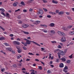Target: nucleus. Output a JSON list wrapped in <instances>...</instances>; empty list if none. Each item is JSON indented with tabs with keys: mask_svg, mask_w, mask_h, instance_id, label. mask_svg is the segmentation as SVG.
Instances as JSON below:
<instances>
[{
	"mask_svg": "<svg viewBox=\"0 0 74 74\" xmlns=\"http://www.w3.org/2000/svg\"><path fill=\"white\" fill-rule=\"evenodd\" d=\"M1 14H2L3 15H4V16H5V14H4V13L3 12H2L1 13Z\"/></svg>",
	"mask_w": 74,
	"mask_h": 74,
	"instance_id": "72a5a7b5",
	"label": "nucleus"
},
{
	"mask_svg": "<svg viewBox=\"0 0 74 74\" xmlns=\"http://www.w3.org/2000/svg\"><path fill=\"white\" fill-rule=\"evenodd\" d=\"M23 11L24 12H27V10H23Z\"/></svg>",
	"mask_w": 74,
	"mask_h": 74,
	"instance_id": "e2e57ef3",
	"label": "nucleus"
},
{
	"mask_svg": "<svg viewBox=\"0 0 74 74\" xmlns=\"http://www.w3.org/2000/svg\"><path fill=\"white\" fill-rule=\"evenodd\" d=\"M48 33H51L49 34V35L50 36H52V34H53V35H54V34H55L56 33L55 31H54V30H49L48 31Z\"/></svg>",
	"mask_w": 74,
	"mask_h": 74,
	"instance_id": "7ed1b4c3",
	"label": "nucleus"
},
{
	"mask_svg": "<svg viewBox=\"0 0 74 74\" xmlns=\"http://www.w3.org/2000/svg\"><path fill=\"white\" fill-rule=\"evenodd\" d=\"M69 58L71 59V58H73V56H72V54L70 56H69Z\"/></svg>",
	"mask_w": 74,
	"mask_h": 74,
	"instance_id": "13d9d810",
	"label": "nucleus"
},
{
	"mask_svg": "<svg viewBox=\"0 0 74 74\" xmlns=\"http://www.w3.org/2000/svg\"><path fill=\"white\" fill-rule=\"evenodd\" d=\"M4 70H5V69H4V68L1 69V71L2 72L4 71Z\"/></svg>",
	"mask_w": 74,
	"mask_h": 74,
	"instance_id": "864d4df0",
	"label": "nucleus"
},
{
	"mask_svg": "<svg viewBox=\"0 0 74 74\" xmlns=\"http://www.w3.org/2000/svg\"><path fill=\"white\" fill-rule=\"evenodd\" d=\"M52 2L53 3H54V4H58V1H55L54 0H53L52 1Z\"/></svg>",
	"mask_w": 74,
	"mask_h": 74,
	"instance_id": "dca6fc26",
	"label": "nucleus"
},
{
	"mask_svg": "<svg viewBox=\"0 0 74 74\" xmlns=\"http://www.w3.org/2000/svg\"><path fill=\"white\" fill-rule=\"evenodd\" d=\"M49 25L51 27H53V26H55V24L52 23L50 24Z\"/></svg>",
	"mask_w": 74,
	"mask_h": 74,
	"instance_id": "ddd939ff",
	"label": "nucleus"
},
{
	"mask_svg": "<svg viewBox=\"0 0 74 74\" xmlns=\"http://www.w3.org/2000/svg\"><path fill=\"white\" fill-rule=\"evenodd\" d=\"M42 16H39V18H42Z\"/></svg>",
	"mask_w": 74,
	"mask_h": 74,
	"instance_id": "774afa93",
	"label": "nucleus"
},
{
	"mask_svg": "<svg viewBox=\"0 0 74 74\" xmlns=\"http://www.w3.org/2000/svg\"><path fill=\"white\" fill-rule=\"evenodd\" d=\"M22 71H23V70H26V69L25 68H23L22 69Z\"/></svg>",
	"mask_w": 74,
	"mask_h": 74,
	"instance_id": "680f3d73",
	"label": "nucleus"
},
{
	"mask_svg": "<svg viewBox=\"0 0 74 74\" xmlns=\"http://www.w3.org/2000/svg\"><path fill=\"white\" fill-rule=\"evenodd\" d=\"M61 41L62 42H64L66 41V38L65 37L63 36L61 38Z\"/></svg>",
	"mask_w": 74,
	"mask_h": 74,
	"instance_id": "20e7f679",
	"label": "nucleus"
},
{
	"mask_svg": "<svg viewBox=\"0 0 74 74\" xmlns=\"http://www.w3.org/2000/svg\"><path fill=\"white\" fill-rule=\"evenodd\" d=\"M27 43H26H26H24V46H25V47H26V46H27Z\"/></svg>",
	"mask_w": 74,
	"mask_h": 74,
	"instance_id": "c03bdc74",
	"label": "nucleus"
},
{
	"mask_svg": "<svg viewBox=\"0 0 74 74\" xmlns=\"http://www.w3.org/2000/svg\"><path fill=\"white\" fill-rule=\"evenodd\" d=\"M22 27L23 28H27L28 27H29V25L27 24H23L22 25Z\"/></svg>",
	"mask_w": 74,
	"mask_h": 74,
	"instance_id": "423d86ee",
	"label": "nucleus"
},
{
	"mask_svg": "<svg viewBox=\"0 0 74 74\" xmlns=\"http://www.w3.org/2000/svg\"><path fill=\"white\" fill-rule=\"evenodd\" d=\"M6 49L7 50V51H10V52H11V51H12V48L10 47L6 48Z\"/></svg>",
	"mask_w": 74,
	"mask_h": 74,
	"instance_id": "9d476101",
	"label": "nucleus"
},
{
	"mask_svg": "<svg viewBox=\"0 0 74 74\" xmlns=\"http://www.w3.org/2000/svg\"><path fill=\"white\" fill-rule=\"evenodd\" d=\"M49 13L52 15H55V14H56L55 12H49Z\"/></svg>",
	"mask_w": 74,
	"mask_h": 74,
	"instance_id": "b1692460",
	"label": "nucleus"
},
{
	"mask_svg": "<svg viewBox=\"0 0 74 74\" xmlns=\"http://www.w3.org/2000/svg\"><path fill=\"white\" fill-rule=\"evenodd\" d=\"M59 67L61 68H63L64 67V64L63 63H60V64Z\"/></svg>",
	"mask_w": 74,
	"mask_h": 74,
	"instance_id": "6e6552de",
	"label": "nucleus"
},
{
	"mask_svg": "<svg viewBox=\"0 0 74 74\" xmlns=\"http://www.w3.org/2000/svg\"><path fill=\"white\" fill-rule=\"evenodd\" d=\"M0 27L1 29H2L3 31H4V30H5V29H4V28L1 27V26H0Z\"/></svg>",
	"mask_w": 74,
	"mask_h": 74,
	"instance_id": "c756f323",
	"label": "nucleus"
},
{
	"mask_svg": "<svg viewBox=\"0 0 74 74\" xmlns=\"http://www.w3.org/2000/svg\"><path fill=\"white\" fill-rule=\"evenodd\" d=\"M23 48L24 50H26L27 49V48H26V47H23Z\"/></svg>",
	"mask_w": 74,
	"mask_h": 74,
	"instance_id": "58836bf2",
	"label": "nucleus"
},
{
	"mask_svg": "<svg viewBox=\"0 0 74 74\" xmlns=\"http://www.w3.org/2000/svg\"><path fill=\"white\" fill-rule=\"evenodd\" d=\"M59 10H56V13H58V14H59Z\"/></svg>",
	"mask_w": 74,
	"mask_h": 74,
	"instance_id": "de8ad7c7",
	"label": "nucleus"
},
{
	"mask_svg": "<svg viewBox=\"0 0 74 74\" xmlns=\"http://www.w3.org/2000/svg\"><path fill=\"white\" fill-rule=\"evenodd\" d=\"M5 16L8 17V19H9V18H10V14H9L7 13L6 14Z\"/></svg>",
	"mask_w": 74,
	"mask_h": 74,
	"instance_id": "a211bd4d",
	"label": "nucleus"
},
{
	"mask_svg": "<svg viewBox=\"0 0 74 74\" xmlns=\"http://www.w3.org/2000/svg\"><path fill=\"white\" fill-rule=\"evenodd\" d=\"M44 3H47V1L46 0H42Z\"/></svg>",
	"mask_w": 74,
	"mask_h": 74,
	"instance_id": "a18cd8bd",
	"label": "nucleus"
},
{
	"mask_svg": "<svg viewBox=\"0 0 74 74\" xmlns=\"http://www.w3.org/2000/svg\"><path fill=\"white\" fill-rule=\"evenodd\" d=\"M58 56L59 58H60L61 57L60 55L64 56L65 55V53L63 52V51H60L58 53Z\"/></svg>",
	"mask_w": 74,
	"mask_h": 74,
	"instance_id": "f03ea898",
	"label": "nucleus"
},
{
	"mask_svg": "<svg viewBox=\"0 0 74 74\" xmlns=\"http://www.w3.org/2000/svg\"><path fill=\"white\" fill-rule=\"evenodd\" d=\"M47 18H51V16L49 15H47Z\"/></svg>",
	"mask_w": 74,
	"mask_h": 74,
	"instance_id": "a19ab883",
	"label": "nucleus"
},
{
	"mask_svg": "<svg viewBox=\"0 0 74 74\" xmlns=\"http://www.w3.org/2000/svg\"><path fill=\"white\" fill-rule=\"evenodd\" d=\"M63 14H64V12L63 11H60L59 13H58V15H63Z\"/></svg>",
	"mask_w": 74,
	"mask_h": 74,
	"instance_id": "f8f14e48",
	"label": "nucleus"
},
{
	"mask_svg": "<svg viewBox=\"0 0 74 74\" xmlns=\"http://www.w3.org/2000/svg\"><path fill=\"white\" fill-rule=\"evenodd\" d=\"M22 32H23L25 34H29V32L24 31H22Z\"/></svg>",
	"mask_w": 74,
	"mask_h": 74,
	"instance_id": "f3484780",
	"label": "nucleus"
},
{
	"mask_svg": "<svg viewBox=\"0 0 74 74\" xmlns=\"http://www.w3.org/2000/svg\"><path fill=\"white\" fill-rule=\"evenodd\" d=\"M62 29L64 30V31H68V30L69 29H68V28H62Z\"/></svg>",
	"mask_w": 74,
	"mask_h": 74,
	"instance_id": "2eb2a0df",
	"label": "nucleus"
},
{
	"mask_svg": "<svg viewBox=\"0 0 74 74\" xmlns=\"http://www.w3.org/2000/svg\"><path fill=\"white\" fill-rule=\"evenodd\" d=\"M24 40L26 41V44H27V45H30V44H31V42H33V43H34V44H36V45H37V46H39V47H40L41 46V45H40V44L37 43L34 41H31L26 38L24 39Z\"/></svg>",
	"mask_w": 74,
	"mask_h": 74,
	"instance_id": "f257e3e1",
	"label": "nucleus"
},
{
	"mask_svg": "<svg viewBox=\"0 0 74 74\" xmlns=\"http://www.w3.org/2000/svg\"><path fill=\"white\" fill-rule=\"evenodd\" d=\"M43 9L45 12H47L48 11V10L46 8H43Z\"/></svg>",
	"mask_w": 74,
	"mask_h": 74,
	"instance_id": "a878e982",
	"label": "nucleus"
},
{
	"mask_svg": "<svg viewBox=\"0 0 74 74\" xmlns=\"http://www.w3.org/2000/svg\"><path fill=\"white\" fill-rule=\"evenodd\" d=\"M56 62H57V63H59V59L58 58V59H56Z\"/></svg>",
	"mask_w": 74,
	"mask_h": 74,
	"instance_id": "e433bc0d",
	"label": "nucleus"
},
{
	"mask_svg": "<svg viewBox=\"0 0 74 74\" xmlns=\"http://www.w3.org/2000/svg\"><path fill=\"white\" fill-rule=\"evenodd\" d=\"M1 53H3V54H5V53L3 52V51H1Z\"/></svg>",
	"mask_w": 74,
	"mask_h": 74,
	"instance_id": "09e8293b",
	"label": "nucleus"
},
{
	"mask_svg": "<svg viewBox=\"0 0 74 74\" xmlns=\"http://www.w3.org/2000/svg\"><path fill=\"white\" fill-rule=\"evenodd\" d=\"M67 49H65V50L64 51V53H65H65H66V52H67Z\"/></svg>",
	"mask_w": 74,
	"mask_h": 74,
	"instance_id": "bf43d9fd",
	"label": "nucleus"
},
{
	"mask_svg": "<svg viewBox=\"0 0 74 74\" xmlns=\"http://www.w3.org/2000/svg\"><path fill=\"white\" fill-rule=\"evenodd\" d=\"M49 59H51V56H52V54L51 53H49Z\"/></svg>",
	"mask_w": 74,
	"mask_h": 74,
	"instance_id": "7c9ffc66",
	"label": "nucleus"
},
{
	"mask_svg": "<svg viewBox=\"0 0 74 74\" xmlns=\"http://www.w3.org/2000/svg\"><path fill=\"white\" fill-rule=\"evenodd\" d=\"M60 36H65V34L63 32H61V34H60Z\"/></svg>",
	"mask_w": 74,
	"mask_h": 74,
	"instance_id": "412c9836",
	"label": "nucleus"
},
{
	"mask_svg": "<svg viewBox=\"0 0 74 74\" xmlns=\"http://www.w3.org/2000/svg\"><path fill=\"white\" fill-rule=\"evenodd\" d=\"M58 34H59V35H60V34L61 33V32L60 31H58Z\"/></svg>",
	"mask_w": 74,
	"mask_h": 74,
	"instance_id": "8fccbe9b",
	"label": "nucleus"
},
{
	"mask_svg": "<svg viewBox=\"0 0 74 74\" xmlns=\"http://www.w3.org/2000/svg\"><path fill=\"white\" fill-rule=\"evenodd\" d=\"M29 11H33V9L32 8H30L29 10Z\"/></svg>",
	"mask_w": 74,
	"mask_h": 74,
	"instance_id": "69168bd1",
	"label": "nucleus"
},
{
	"mask_svg": "<svg viewBox=\"0 0 74 74\" xmlns=\"http://www.w3.org/2000/svg\"><path fill=\"white\" fill-rule=\"evenodd\" d=\"M13 67H16V65L15 64H14L13 65H12Z\"/></svg>",
	"mask_w": 74,
	"mask_h": 74,
	"instance_id": "79ce46f5",
	"label": "nucleus"
},
{
	"mask_svg": "<svg viewBox=\"0 0 74 74\" xmlns=\"http://www.w3.org/2000/svg\"><path fill=\"white\" fill-rule=\"evenodd\" d=\"M51 42L52 43H53V44H54L55 43H56V42L55 41H53Z\"/></svg>",
	"mask_w": 74,
	"mask_h": 74,
	"instance_id": "603ef678",
	"label": "nucleus"
},
{
	"mask_svg": "<svg viewBox=\"0 0 74 74\" xmlns=\"http://www.w3.org/2000/svg\"><path fill=\"white\" fill-rule=\"evenodd\" d=\"M31 74H36V73H34V72H32L31 73Z\"/></svg>",
	"mask_w": 74,
	"mask_h": 74,
	"instance_id": "338daca9",
	"label": "nucleus"
},
{
	"mask_svg": "<svg viewBox=\"0 0 74 74\" xmlns=\"http://www.w3.org/2000/svg\"><path fill=\"white\" fill-rule=\"evenodd\" d=\"M39 12H40V15H42V14H44V11H43V10H42V9H39Z\"/></svg>",
	"mask_w": 74,
	"mask_h": 74,
	"instance_id": "39448f33",
	"label": "nucleus"
},
{
	"mask_svg": "<svg viewBox=\"0 0 74 74\" xmlns=\"http://www.w3.org/2000/svg\"><path fill=\"white\" fill-rule=\"evenodd\" d=\"M20 11V9H18L17 10H16L15 11V12H18V11Z\"/></svg>",
	"mask_w": 74,
	"mask_h": 74,
	"instance_id": "c9c22d12",
	"label": "nucleus"
},
{
	"mask_svg": "<svg viewBox=\"0 0 74 74\" xmlns=\"http://www.w3.org/2000/svg\"><path fill=\"white\" fill-rule=\"evenodd\" d=\"M21 4L23 5H25V3L23 1H21Z\"/></svg>",
	"mask_w": 74,
	"mask_h": 74,
	"instance_id": "5701e85b",
	"label": "nucleus"
},
{
	"mask_svg": "<svg viewBox=\"0 0 74 74\" xmlns=\"http://www.w3.org/2000/svg\"><path fill=\"white\" fill-rule=\"evenodd\" d=\"M47 73H49V74H50L52 73V72L51 71L49 70L47 72Z\"/></svg>",
	"mask_w": 74,
	"mask_h": 74,
	"instance_id": "cd10ccee",
	"label": "nucleus"
},
{
	"mask_svg": "<svg viewBox=\"0 0 74 74\" xmlns=\"http://www.w3.org/2000/svg\"><path fill=\"white\" fill-rule=\"evenodd\" d=\"M4 44H5V45L6 46H8L9 45L7 43H4Z\"/></svg>",
	"mask_w": 74,
	"mask_h": 74,
	"instance_id": "c85d7f7f",
	"label": "nucleus"
},
{
	"mask_svg": "<svg viewBox=\"0 0 74 74\" xmlns=\"http://www.w3.org/2000/svg\"><path fill=\"white\" fill-rule=\"evenodd\" d=\"M36 22L37 23H39L40 22V21H36Z\"/></svg>",
	"mask_w": 74,
	"mask_h": 74,
	"instance_id": "0e129e2a",
	"label": "nucleus"
},
{
	"mask_svg": "<svg viewBox=\"0 0 74 74\" xmlns=\"http://www.w3.org/2000/svg\"><path fill=\"white\" fill-rule=\"evenodd\" d=\"M70 33L71 34L73 35L74 34V32H71Z\"/></svg>",
	"mask_w": 74,
	"mask_h": 74,
	"instance_id": "3c124183",
	"label": "nucleus"
},
{
	"mask_svg": "<svg viewBox=\"0 0 74 74\" xmlns=\"http://www.w3.org/2000/svg\"><path fill=\"white\" fill-rule=\"evenodd\" d=\"M18 23H20V24H21L22 23V21H18Z\"/></svg>",
	"mask_w": 74,
	"mask_h": 74,
	"instance_id": "052dcab7",
	"label": "nucleus"
},
{
	"mask_svg": "<svg viewBox=\"0 0 74 74\" xmlns=\"http://www.w3.org/2000/svg\"><path fill=\"white\" fill-rule=\"evenodd\" d=\"M59 51V49H57L56 50H54V52L55 53H57Z\"/></svg>",
	"mask_w": 74,
	"mask_h": 74,
	"instance_id": "6ab92c4d",
	"label": "nucleus"
},
{
	"mask_svg": "<svg viewBox=\"0 0 74 74\" xmlns=\"http://www.w3.org/2000/svg\"><path fill=\"white\" fill-rule=\"evenodd\" d=\"M4 39V37H2L0 38V40L2 41V40H3Z\"/></svg>",
	"mask_w": 74,
	"mask_h": 74,
	"instance_id": "4be33fe9",
	"label": "nucleus"
},
{
	"mask_svg": "<svg viewBox=\"0 0 74 74\" xmlns=\"http://www.w3.org/2000/svg\"><path fill=\"white\" fill-rule=\"evenodd\" d=\"M38 68L40 70H42V66H39Z\"/></svg>",
	"mask_w": 74,
	"mask_h": 74,
	"instance_id": "ea45409f",
	"label": "nucleus"
},
{
	"mask_svg": "<svg viewBox=\"0 0 74 74\" xmlns=\"http://www.w3.org/2000/svg\"><path fill=\"white\" fill-rule=\"evenodd\" d=\"M58 48H62V47L60 45H58Z\"/></svg>",
	"mask_w": 74,
	"mask_h": 74,
	"instance_id": "49530a36",
	"label": "nucleus"
},
{
	"mask_svg": "<svg viewBox=\"0 0 74 74\" xmlns=\"http://www.w3.org/2000/svg\"><path fill=\"white\" fill-rule=\"evenodd\" d=\"M42 30L44 32V33H47L48 32V31L47 29H42Z\"/></svg>",
	"mask_w": 74,
	"mask_h": 74,
	"instance_id": "4468645a",
	"label": "nucleus"
},
{
	"mask_svg": "<svg viewBox=\"0 0 74 74\" xmlns=\"http://www.w3.org/2000/svg\"><path fill=\"white\" fill-rule=\"evenodd\" d=\"M68 69V67L67 66H65L64 68V70H67Z\"/></svg>",
	"mask_w": 74,
	"mask_h": 74,
	"instance_id": "473e14b6",
	"label": "nucleus"
},
{
	"mask_svg": "<svg viewBox=\"0 0 74 74\" xmlns=\"http://www.w3.org/2000/svg\"><path fill=\"white\" fill-rule=\"evenodd\" d=\"M18 4V2H16L13 4V5L14 7H16V6H17V4Z\"/></svg>",
	"mask_w": 74,
	"mask_h": 74,
	"instance_id": "1a4fd4ad",
	"label": "nucleus"
},
{
	"mask_svg": "<svg viewBox=\"0 0 74 74\" xmlns=\"http://www.w3.org/2000/svg\"><path fill=\"white\" fill-rule=\"evenodd\" d=\"M63 71H64V73H67V72H68V71L66 70V69H63Z\"/></svg>",
	"mask_w": 74,
	"mask_h": 74,
	"instance_id": "bb28decb",
	"label": "nucleus"
},
{
	"mask_svg": "<svg viewBox=\"0 0 74 74\" xmlns=\"http://www.w3.org/2000/svg\"><path fill=\"white\" fill-rule=\"evenodd\" d=\"M17 58L18 59H20V57H19V56H17Z\"/></svg>",
	"mask_w": 74,
	"mask_h": 74,
	"instance_id": "6e6d98bb",
	"label": "nucleus"
},
{
	"mask_svg": "<svg viewBox=\"0 0 74 74\" xmlns=\"http://www.w3.org/2000/svg\"><path fill=\"white\" fill-rule=\"evenodd\" d=\"M0 10L2 12H4V11H5V10H4V9H2L1 8V9H0Z\"/></svg>",
	"mask_w": 74,
	"mask_h": 74,
	"instance_id": "393cba45",
	"label": "nucleus"
},
{
	"mask_svg": "<svg viewBox=\"0 0 74 74\" xmlns=\"http://www.w3.org/2000/svg\"><path fill=\"white\" fill-rule=\"evenodd\" d=\"M17 18H18V19H21V16H17Z\"/></svg>",
	"mask_w": 74,
	"mask_h": 74,
	"instance_id": "5fc2aeb1",
	"label": "nucleus"
},
{
	"mask_svg": "<svg viewBox=\"0 0 74 74\" xmlns=\"http://www.w3.org/2000/svg\"><path fill=\"white\" fill-rule=\"evenodd\" d=\"M43 27H44L45 28H46V27H47V25H44Z\"/></svg>",
	"mask_w": 74,
	"mask_h": 74,
	"instance_id": "4c0bfd02",
	"label": "nucleus"
},
{
	"mask_svg": "<svg viewBox=\"0 0 74 74\" xmlns=\"http://www.w3.org/2000/svg\"><path fill=\"white\" fill-rule=\"evenodd\" d=\"M29 55H34V54L31 53H28Z\"/></svg>",
	"mask_w": 74,
	"mask_h": 74,
	"instance_id": "37998d69",
	"label": "nucleus"
},
{
	"mask_svg": "<svg viewBox=\"0 0 74 74\" xmlns=\"http://www.w3.org/2000/svg\"><path fill=\"white\" fill-rule=\"evenodd\" d=\"M72 27H73L72 26L70 25L69 26H68L67 27V28H69V29H70V28H71Z\"/></svg>",
	"mask_w": 74,
	"mask_h": 74,
	"instance_id": "2f4dec72",
	"label": "nucleus"
},
{
	"mask_svg": "<svg viewBox=\"0 0 74 74\" xmlns=\"http://www.w3.org/2000/svg\"><path fill=\"white\" fill-rule=\"evenodd\" d=\"M67 63H70V60H68L66 61Z\"/></svg>",
	"mask_w": 74,
	"mask_h": 74,
	"instance_id": "f704fd0d",
	"label": "nucleus"
},
{
	"mask_svg": "<svg viewBox=\"0 0 74 74\" xmlns=\"http://www.w3.org/2000/svg\"><path fill=\"white\" fill-rule=\"evenodd\" d=\"M14 44L16 45H20V43L19 42H17L16 41H14L13 42Z\"/></svg>",
	"mask_w": 74,
	"mask_h": 74,
	"instance_id": "0eeeda50",
	"label": "nucleus"
},
{
	"mask_svg": "<svg viewBox=\"0 0 74 74\" xmlns=\"http://www.w3.org/2000/svg\"><path fill=\"white\" fill-rule=\"evenodd\" d=\"M22 50L21 49H18V52L19 53H21V52H22Z\"/></svg>",
	"mask_w": 74,
	"mask_h": 74,
	"instance_id": "aec40b11",
	"label": "nucleus"
},
{
	"mask_svg": "<svg viewBox=\"0 0 74 74\" xmlns=\"http://www.w3.org/2000/svg\"><path fill=\"white\" fill-rule=\"evenodd\" d=\"M67 18L69 19L70 20H71V17L68 16Z\"/></svg>",
	"mask_w": 74,
	"mask_h": 74,
	"instance_id": "4d7b16f0",
	"label": "nucleus"
},
{
	"mask_svg": "<svg viewBox=\"0 0 74 74\" xmlns=\"http://www.w3.org/2000/svg\"><path fill=\"white\" fill-rule=\"evenodd\" d=\"M60 60H62V61L63 62H66V58H62L60 59Z\"/></svg>",
	"mask_w": 74,
	"mask_h": 74,
	"instance_id": "9b49d317",
	"label": "nucleus"
}]
</instances>
